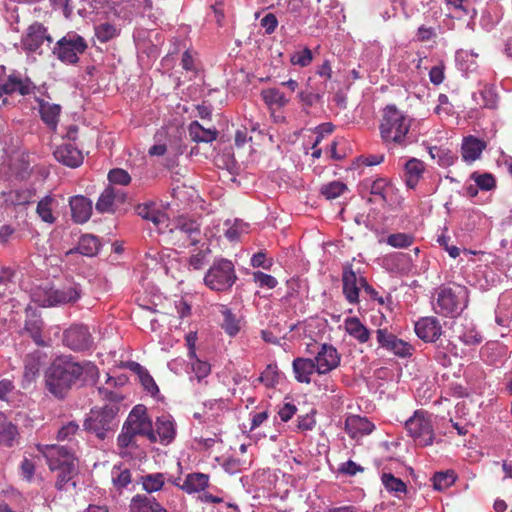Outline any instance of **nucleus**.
I'll list each match as a JSON object with an SVG mask.
<instances>
[{
	"label": "nucleus",
	"instance_id": "nucleus-1",
	"mask_svg": "<svg viewBox=\"0 0 512 512\" xmlns=\"http://www.w3.org/2000/svg\"><path fill=\"white\" fill-rule=\"evenodd\" d=\"M96 370V366L89 362L80 363L68 355L59 356L45 371V389L55 398L63 400L84 372L93 374Z\"/></svg>",
	"mask_w": 512,
	"mask_h": 512
},
{
	"label": "nucleus",
	"instance_id": "nucleus-2",
	"mask_svg": "<svg viewBox=\"0 0 512 512\" xmlns=\"http://www.w3.org/2000/svg\"><path fill=\"white\" fill-rule=\"evenodd\" d=\"M412 121V118L395 105L386 106L379 125L380 136L386 146H407L415 142L417 139L410 132Z\"/></svg>",
	"mask_w": 512,
	"mask_h": 512
},
{
	"label": "nucleus",
	"instance_id": "nucleus-3",
	"mask_svg": "<svg viewBox=\"0 0 512 512\" xmlns=\"http://www.w3.org/2000/svg\"><path fill=\"white\" fill-rule=\"evenodd\" d=\"M37 450L45 457L50 470L58 471L56 488L60 491L68 490L69 486L75 487L74 477L77 475V467L72 453L60 445H37Z\"/></svg>",
	"mask_w": 512,
	"mask_h": 512
},
{
	"label": "nucleus",
	"instance_id": "nucleus-4",
	"mask_svg": "<svg viewBox=\"0 0 512 512\" xmlns=\"http://www.w3.org/2000/svg\"><path fill=\"white\" fill-rule=\"evenodd\" d=\"M468 290L457 285L454 287H439L432 299V307L435 313L445 317H456L467 307Z\"/></svg>",
	"mask_w": 512,
	"mask_h": 512
},
{
	"label": "nucleus",
	"instance_id": "nucleus-5",
	"mask_svg": "<svg viewBox=\"0 0 512 512\" xmlns=\"http://www.w3.org/2000/svg\"><path fill=\"white\" fill-rule=\"evenodd\" d=\"M237 280L232 261L219 258L214 260L204 276L205 285L211 290L225 292L231 289Z\"/></svg>",
	"mask_w": 512,
	"mask_h": 512
},
{
	"label": "nucleus",
	"instance_id": "nucleus-6",
	"mask_svg": "<svg viewBox=\"0 0 512 512\" xmlns=\"http://www.w3.org/2000/svg\"><path fill=\"white\" fill-rule=\"evenodd\" d=\"M80 286L73 284L62 288H37L33 300L42 307H51L76 302L81 296Z\"/></svg>",
	"mask_w": 512,
	"mask_h": 512
},
{
	"label": "nucleus",
	"instance_id": "nucleus-7",
	"mask_svg": "<svg viewBox=\"0 0 512 512\" xmlns=\"http://www.w3.org/2000/svg\"><path fill=\"white\" fill-rule=\"evenodd\" d=\"M433 415L424 410H416L405 421V428L410 437L420 446H428L434 440Z\"/></svg>",
	"mask_w": 512,
	"mask_h": 512
},
{
	"label": "nucleus",
	"instance_id": "nucleus-8",
	"mask_svg": "<svg viewBox=\"0 0 512 512\" xmlns=\"http://www.w3.org/2000/svg\"><path fill=\"white\" fill-rule=\"evenodd\" d=\"M116 413L117 409L110 405L92 409L84 422L85 430L95 434L99 439H105L107 433L116 427Z\"/></svg>",
	"mask_w": 512,
	"mask_h": 512
},
{
	"label": "nucleus",
	"instance_id": "nucleus-9",
	"mask_svg": "<svg viewBox=\"0 0 512 512\" xmlns=\"http://www.w3.org/2000/svg\"><path fill=\"white\" fill-rule=\"evenodd\" d=\"M87 49L85 39L75 32H68L60 40L57 41L53 48V53L57 58L67 64H76L79 55Z\"/></svg>",
	"mask_w": 512,
	"mask_h": 512
},
{
	"label": "nucleus",
	"instance_id": "nucleus-10",
	"mask_svg": "<svg viewBox=\"0 0 512 512\" xmlns=\"http://www.w3.org/2000/svg\"><path fill=\"white\" fill-rule=\"evenodd\" d=\"M124 425L127 426V428L136 436H146L151 442H157L152 422L149 419L144 406H135L129 413Z\"/></svg>",
	"mask_w": 512,
	"mask_h": 512
},
{
	"label": "nucleus",
	"instance_id": "nucleus-11",
	"mask_svg": "<svg viewBox=\"0 0 512 512\" xmlns=\"http://www.w3.org/2000/svg\"><path fill=\"white\" fill-rule=\"evenodd\" d=\"M43 330L44 322L41 316L35 311L27 309L24 325L20 333L30 337L37 346L48 347L50 346V339L45 337Z\"/></svg>",
	"mask_w": 512,
	"mask_h": 512
},
{
	"label": "nucleus",
	"instance_id": "nucleus-12",
	"mask_svg": "<svg viewBox=\"0 0 512 512\" xmlns=\"http://www.w3.org/2000/svg\"><path fill=\"white\" fill-rule=\"evenodd\" d=\"M366 278L357 275L351 265H345L342 272L343 294L350 304L359 302V291L363 288Z\"/></svg>",
	"mask_w": 512,
	"mask_h": 512
},
{
	"label": "nucleus",
	"instance_id": "nucleus-13",
	"mask_svg": "<svg viewBox=\"0 0 512 512\" xmlns=\"http://www.w3.org/2000/svg\"><path fill=\"white\" fill-rule=\"evenodd\" d=\"M92 342V336L84 325H73L63 334L64 345L74 351L89 349Z\"/></svg>",
	"mask_w": 512,
	"mask_h": 512
},
{
	"label": "nucleus",
	"instance_id": "nucleus-14",
	"mask_svg": "<svg viewBox=\"0 0 512 512\" xmlns=\"http://www.w3.org/2000/svg\"><path fill=\"white\" fill-rule=\"evenodd\" d=\"M44 41L52 43L53 39L47 33V29L43 24L35 22L28 27L21 43L24 50L35 52L41 47Z\"/></svg>",
	"mask_w": 512,
	"mask_h": 512
},
{
	"label": "nucleus",
	"instance_id": "nucleus-15",
	"mask_svg": "<svg viewBox=\"0 0 512 512\" xmlns=\"http://www.w3.org/2000/svg\"><path fill=\"white\" fill-rule=\"evenodd\" d=\"M126 194L120 188L106 187L100 194L95 208L99 213H114L116 208L125 202Z\"/></svg>",
	"mask_w": 512,
	"mask_h": 512
},
{
	"label": "nucleus",
	"instance_id": "nucleus-16",
	"mask_svg": "<svg viewBox=\"0 0 512 512\" xmlns=\"http://www.w3.org/2000/svg\"><path fill=\"white\" fill-rule=\"evenodd\" d=\"M313 360L317 368V373L327 374L339 365L340 355L332 345L322 344Z\"/></svg>",
	"mask_w": 512,
	"mask_h": 512
},
{
	"label": "nucleus",
	"instance_id": "nucleus-17",
	"mask_svg": "<svg viewBox=\"0 0 512 512\" xmlns=\"http://www.w3.org/2000/svg\"><path fill=\"white\" fill-rule=\"evenodd\" d=\"M376 337L382 348L397 356L405 357L411 354V346L407 342L398 339L394 334L388 332L387 329H378L376 331Z\"/></svg>",
	"mask_w": 512,
	"mask_h": 512
},
{
	"label": "nucleus",
	"instance_id": "nucleus-18",
	"mask_svg": "<svg viewBox=\"0 0 512 512\" xmlns=\"http://www.w3.org/2000/svg\"><path fill=\"white\" fill-rule=\"evenodd\" d=\"M47 360V354L39 349H35L25 355L23 359L24 371L23 378L27 382L34 381L40 372L41 367Z\"/></svg>",
	"mask_w": 512,
	"mask_h": 512
},
{
	"label": "nucleus",
	"instance_id": "nucleus-19",
	"mask_svg": "<svg viewBox=\"0 0 512 512\" xmlns=\"http://www.w3.org/2000/svg\"><path fill=\"white\" fill-rule=\"evenodd\" d=\"M417 336L425 342H435L442 334L439 320L435 317H423L415 323Z\"/></svg>",
	"mask_w": 512,
	"mask_h": 512
},
{
	"label": "nucleus",
	"instance_id": "nucleus-20",
	"mask_svg": "<svg viewBox=\"0 0 512 512\" xmlns=\"http://www.w3.org/2000/svg\"><path fill=\"white\" fill-rule=\"evenodd\" d=\"M154 432L157 441L163 445L170 444L176 436V425L171 415L157 417Z\"/></svg>",
	"mask_w": 512,
	"mask_h": 512
},
{
	"label": "nucleus",
	"instance_id": "nucleus-21",
	"mask_svg": "<svg viewBox=\"0 0 512 512\" xmlns=\"http://www.w3.org/2000/svg\"><path fill=\"white\" fill-rule=\"evenodd\" d=\"M53 155L58 162L71 168H76L83 162L81 151L70 143L58 146Z\"/></svg>",
	"mask_w": 512,
	"mask_h": 512
},
{
	"label": "nucleus",
	"instance_id": "nucleus-22",
	"mask_svg": "<svg viewBox=\"0 0 512 512\" xmlns=\"http://www.w3.org/2000/svg\"><path fill=\"white\" fill-rule=\"evenodd\" d=\"M486 149V142L475 136L469 135L463 138L461 145V156L466 163L478 160Z\"/></svg>",
	"mask_w": 512,
	"mask_h": 512
},
{
	"label": "nucleus",
	"instance_id": "nucleus-23",
	"mask_svg": "<svg viewBox=\"0 0 512 512\" xmlns=\"http://www.w3.org/2000/svg\"><path fill=\"white\" fill-rule=\"evenodd\" d=\"M72 219L76 223L87 222L92 214V202L84 196H73L70 201Z\"/></svg>",
	"mask_w": 512,
	"mask_h": 512
},
{
	"label": "nucleus",
	"instance_id": "nucleus-24",
	"mask_svg": "<svg viewBox=\"0 0 512 512\" xmlns=\"http://www.w3.org/2000/svg\"><path fill=\"white\" fill-rule=\"evenodd\" d=\"M178 239L186 238L188 245H195L199 241L200 228L195 221L179 220L173 229L170 230Z\"/></svg>",
	"mask_w": 512,
	"mask_h": 512
},
{
	"label": "nucleus",
	"instance_id": "nucleus-25",
	"mask_svg": "<svg viewBox=\"0 0 512 512\" xmlns=\"http://www.w3.org/2000/svg\"><path fill=\"white\" fill-rule=\"evenodd\" d=\"M374 428V424L367 418L358 415L349 416L345 422V430L352 438L368 435Z\"/></svg>",
	"mask_w": 512,
	"mask_h": 512
},
{
	"label": "nucleus",
	"instance_id": "nucleus-26",
	"mask_svg": "<svg viewBox=\"0 0 512 512\" xmlns=\"http://www.w3.org/2000/svg\"><path fill=\"white\" fill-rule=\"evenodd\" d=\"M130 512H168L154 497L149 495H135L129 505Z\"/></svg>",
	"mask_w": 512,
	"mask_h": 512
},
{
	"label": "nucleus",
	"instance_id": "nucleus-27",
	"mask_svg": "<svg viewBox=\"0 0 512 512\" xmlns=\"http://www.w3.org/2000/svg\"><path fill=\"white\" fill-rule=\"evenodd\" d=\"M34 89L33 83L29 80H22L16 76H9L8 79L0 84V97L3 94H12L14 92H19L21 95H28Z\"/></svg>",
	"mask_w": 512,
	"mask_h": 512
},
{
	"label": "nucleus",
	"instance_id": "nucleus-28",
	"mask_svg": "<svg viewBox=\"0 0 512 512\" xmlns=\"http://www.w3.org/2000/svg\"><path fill=\"white\" fill-rule=\"evenodd\" d=\"M295 378L300 383H310L311 375L317 372V368L313 359L310 358H296L292 363Z\"/></svg>",
	"mask_w": 512,
	"mask_h": 512
},
{
	"label": "nucleus",
	"instance_id": "nucleus-29",
	"mask_svg": "<svg viewBox=\"0 0 512 512\" xmlns=\"http://www.w3.org/2000/svg\"><path fill=\"white\" fill-rule=\"evenodd\" d=\"M472 100L480 108L496 109L498 94L493 86L485 85L482 89L472 94Z\"/></svg>",
	"mask_w": 512,
	"mask_h": 512
},
{
	"label": "nucleus",
	"instance_id": "nucleus-30",
	"mask_svg": "<svg viewBox=\"0 0 512 512\" xmlns=\"http://www.w3.org/2000/svg\"><path fill=\"white\" fill-rule=\"evenodd\" d=\"M18 429L0 412V445L12 447L18 443Z\"/></svg>",
	"mask_w": 512,
	"mask_h": 512
},
{
	"label": "nucleus",
	"instance_id": "nucleus-31",
	"mask_svg": "<svg viewBox=\"0 0 512 512\" xmlns=\"http://www.w3.org/2000/svg\"><path fill=\"white\" fill-rule=\"evenodd\" d=\"M362 189L369 194L378 197L381 202L386 203L390 185L385 178H367L362 182Z\"/></svg>",
	"mask_w": 512,
	"mask_h": 512
},
{
	"label": "nucleus",
	"instance_id": "nucleus-32",
	"mask_svg": "<svg viewBox=\"0 0 512 512\" xmlns=\"http://www.w3.org/2000/svg\"><path fill=\"white\" fill-rule=\"evenodd\" d=\"M39 104V113L42 121L50 128L55 129L58 124L61 107L58 104H52L43 99H37Z\"/></svg>",
	"mask_w": 512,
	"mask_h": 512
},
{
	"label": "nucleus",
	"instance_id": "nucleus-33",
	"mask_svg": "<svg viewBox=\"0 0 512 512\" xmlns=\"http://www.w3.org/2000/svg\"><path fill=\"white\" fill-rule=\"evenodd\" d=\"M209 483V475L204 473H190L185 477L184 482L179 485L182 490L191 494L203 491Z\"/></svg>",
	"mask_w": 512,
	"mask_h": 512
},
{
	"label": "nucleus",
	"instance_id": "nucleus-34",
	"mask_svg": "<svg viewBox=\"0 0 512 512\" xmlns=\"http://www.w3.org/2000/svg\"><path fill=\"white\" fill-rule=\"evenodd\" d=\"M344 327L346 332L360 343H366L370 338L369 330L357 317H349L345 319Z\"/></svg>",
	"mask_w": 512,
	"mask_h": 512
},
{
	"label": "nucleus",
	"instance_id": "nucleus-35",
	"mask_svg": "<svg viewBox=\"0 0 512 512\" xmlns=\"http://www.w3.org/2000/svg\"><path fill=\"white\" fill-rule=\"evenodd\" d=\"M424 172L422 161L412 158L405 164V181L409 188H414Z\"/></svg>",
	"mask_w": 512,
	"mask_h": 512
},
{
	"label": "nucleus",
	"instance_id": "nucleus-36",
	"mask_svg": "<svg viewBox=\"0 0 512 512\" xmlns=\"http://www.w3.org/2000/svg\"><path fill=\"white\" fill-rule=\"evenodd\" d=\"M189 135L195 142H212L217 137V131L215 129H206L200 125L199 122L193 121L189 125Z\"/></svg>",
	"mask_w": 512,
	"mask_h": 512
},
{
	"label": "nucleus",
	"instance_id": "nucleus-37",
	"mask_svg": "<svg viewBox=\"0 0 512 512\" xmlns=\"http://www.w3.org/2000/svg\"><path fill=\"white\" fill-rule=\"evenodd\" d=\"M100 246V241L96 236L86 234L79 239L76 250L82 255L91 257L98 253Z\"/></svg>",
	"mask_w": 512,
	"mask_h": 512
},
{
	"label": "nucleus",
	"instance_id": "nucleus-38",
	"mask_svg": "<svg viewBox=\"0 0 512 512\" xmlns=\"http://www.w3.org/2000/svg\"><path fill=\"white\" fill-rule=\"evenodd\" d=\"M381 482L388 492L394 493L398 498H401V494L407 492V485L400 478L395 477L391 473H383Z\"/></svg>",
	"mask_w": 512,
	"mask_h": 512
},
{
	"label": "nucleus",
	"instance_id": "nucleus-39",
	"mask_svg": "<svg viewBox=\"0 0 512 512\" xmlns=\"http://www.w3.org/2000/svg\"><path fill=\"white\" fill-rule=\"evenodd\" d=\"M54 204L55 199L50 195L45 196L38 202L36 212L42 221L49 224H53L56 221L52 213Z\"/></svg>",
	"mask_w": 512,
	"mask_h": 512
},
{
	"label": "nucleus",
	"instance_id": "nucleus-40",
	"mask_svg": "<svg viewBox=\"0 0 512 512\" xmlns=\"http://www.w3.org/2000/svg\"><path fill=\"white\" fill-rule=\"evenodd\" d=\"M261 96L268 106L283 107L288 104L289 99L277 88H267L262 90Z\"/></svg>",
	"mask_w": 512,
	"mask_h": 512
},
{
	"label": "nucleus",
	"instance_id": "nucleus-41",
	"mask_svg": "<svg viewBox=\"0 0 512 512\" xmlns=\"http://www.w3.org/2000/svg\"><path fill=\"white\" fill-rule=\"evenodd\" d=\"M112 483L117 489H123L131 483V472L128 468L114 466L111 471Z\"/></svg>",
	"mask_w": 512,
	"mask_h": 512
},
{
	"label": "nucleus",
	"instance_id": "nucleus-42",
	"mask_svg": "<svg viewBox=\"0 0 512 512\" xmlns=\"http://www.w3.org/2000/svg\"><path fill=\"white\" fill-rule=\"evenodd\" d=\"M456 474L453 470L441 471L434 474L432 481L436 490L442 491L454 484Z\"/></svg>",
	"mask_w": 512,
	"mask_h": 512
},
{
	"label": "nucleus",
	"instance_id": "nucleus-43",
	"mask_svg": "<svg viewBox=\"0 0 512 512\" xmlns=\"http://www.w3.org/2000/svg\"><path fill=\"white\" fill-rule=\"evenodd\" d=\"M165 477L162 473L148 474L141 477L143 489L148 493L159 491L164 485Z\"/></svg>",
	"mask_w": 512,
	"mask_h": 512
},
{
	"label": "nucleus",
	"instance_id": "nucleus-44",
	"mask_svg": "<svg viewBox=\"0 0 512 512\" xmlns=\"http://www.w3.org/2000/svg\"><path fill=\"white\" fill-rule=\"evenodd\" d=\"M348 190L341 181H332L321 186L320 192L327 200H333Z\"/></svg>",
	"mask_w": 512,
	"mask_h": 512
},
{
	"label": "nucleus",
	"instance_id": "nucleus-45",
	"mask_svg": "<svg viewBox=\"0 0 512 512\" xmlns=\"http://www.w3.org/2000/svg\"><path fill=\"white\" fill-rule=\"evenodd\" d=\"M119 30L113 24L108 22L101 23L95 27V35L97 39L102 42H108L109 40L118 36Z\"/></svg>",
	"mask_w": 512,
	"mask_h": 512
},
{
	"label": "nucleus",
	"instance_id": "nucleus-46",
	"mask_svg": "<svg viewBox=\"0 0 512 512\" xmlns=\"http://www.w3.org/2000/svg\"><path fill=\"white\" fill-rule=\"evenodd\" d=\"M223 315L222 327L230 336H235L240 331L239 321L235 315L228 308H223L221 311Z\"/></svg>",
	"mask_w": 512,
	"mask_h": 512
},
{
	"label": "nucleus",
	"instance_id": "nucleus-47",
	"mask_svg": "<svg viewBox=\"0 0 512 512\" xmlns=\"http://www.w3.org/2000/svg\"><path fill=\"white\" fill-rule=\"evenodd\" d=\"M210 254V249L206 247L198 251L195 254H192L188 259L189 267L194 270H201L208 263V256Z\"/></svg>",
	"mask_w": 512,
	"mask_h": 512
},
{
	"label": "nucleus",
	"instance_id": "nucleus-48",
	"mask_svg": "<svg viewBox=\"0 0 512 512\" xmlns=\"http://www.w3.org/2000/svg\"><path fill=\"white\" fill-rule=\"evenodd\" d=\"M279 380V373L277 366L269 364L266 369L261 373L259 381L264 383L267 387H274Z\"/></svg>",
	"mask_w": 512,
	"mask_h": 512
},
{
	"label": "nucleus",
	"instance_id": "nucleus-49",
	"mask_svg": "<svg viewBox=\"0 0 512 512\" xmlns=\"http://www.w3.org/2000/svg\"><path fill=\"white\" fill-rule=\"evenodd\" d=\"M138 369V374L140 381L147 392L151 395H155L159 392L158 386L156 385L152 376L147 372V370L143 369L139 364H136Z\"/></svg>",
	"mask_w": 512,
	"mask_h": 512
},
{
	"label": "nucleus",
	"instance_id": "nucleus-50",
	"mask_svg": "<svg viewBox=\"0 0 512 512\" xmlns=\"http://www.w3.org/2000/svg\"><path fill=\"white\" fill-rule=\"evenodd\" d=\"M413 237L406 233L391 234L387 238V243L395 248H407L413 243Z\"/></svg>",
	"mask_w": 512,
	"mask_h": 512
},
{
	"label": "nucleus",
	"instance_id": "nucleus-51",
	"mask_svg": "<svg viewBox=\"0 0 512 512\" xmlns=\"http://www.w3.org/2000/svg\"><path fill=\"white\" fill-rule=\"evenodd\" d=\"M313 60L312 51L309 48H304L301 51L293 53L290 57V61L293 65L300 67L308 66Z\"/></svg>",
	"mask_w": 512,
	"mask_h": 512
},
{
	"label": "nucleus",
	"instance_id": "nucleus-52",
	"mask_svg": "<svg viewBox=\"0 0 512 512\" xmlns=\"http://www.w3.org/2000/svg\"><path fill=\"white\" fill-rule=\"evenodd\" d=\"M438 36V31L435 26H427L426 24H422L418 27L415 38L419 42H428L430 40L436 39Z\"/></svg>",
	"mask_w": 512,
	"mask_h": 512
},
{
	"label": "nucleus",
	"instance_id": "nucleus-53",
	"mask_svg": "<svg viewBox=\"0 0 512 512\" xmlns=\"http://www.w3.org/2000/svg\"><path fill=\"white\" fill-rule=\"evenodd\" d=\"M253 280L259 287H266L268 289H273L277 286L278 281L272 275L263 273L261 271L253 272L252 274Z\"/></svg>",
	"mask_w": 512,
	"mask_h": 512
},
{
	"label": "nucleus",
	"instance_id": "nucleus-54",
	"mask_svg": "<svg viewBox=\"0 0 512 512\" xmlns=\"http://www.w3.org/2000/svg\"><path fill=\"white\" fill-rule=\"evenodd\" d=\"M135 437L136 435L123 424L121 433L117 438L118 447L120 449H126L130 446H136Z\"/></svg>",
	"mask_w": 512,
	"mask_h": 512
},
{
	"label": "nucleus",
	"instance_id": "nucleus-55",
	"mask_svg": "<svg viewBox=\"0 0 512 512\" xmlns=\"http://www.w3.org/2000/svg\"><path fill=\"white\" fill-rule=\"evenodd\" d=\"M248 230V224L242 222L241 220H235L233 225H231L225 232V236L230 241H235L240 238L243 233H246Z\"/></svg>",
	"mask_w": 512,
	"mask_h": 512
},
{
	"label": "nucleus",
	"instance_id": "nucleus-56",
	"mask_svg": "<svg viewBox=\"0 0 512 512\" xmlns=\"http://www.w3.org/2000/svg\"><path fill=\"white\" fill-rule=\"evenodd\" d=\"M193 359L194 361L191 363V369L197 380L200 382L203 378L207 377L210 374L211 367L209 363L205 361H201L196 357Z\"/></svg>",
	"mask_w": 512,
	"mask_h": 512
},
{
	"label": "nucleus",
	"instance_id": "nucleus-57",
	"mask_svg": "<svg viewBox=\"0 0 512 512\" xmlns=\"http://www.w3.org/2000/svg\"><path fill=\"white\" fill-rule=\"evenodd\" d=\"M471 178L475 181L476 185L482 190L489 191L495 186V179L489 173L477 174L475 172L471 175Z\"/></svg>",
	"mask_w": 512,
	"mask_h": 512
},
{
	"label": "nucleus",
	"instance_id": "nucleus-58",
	"mask_svg": "<svg viewBox=\"0 0 512 512\" xmlns=\"http://www.w3.org/2000/svg\"><path fill=\"white\" fill-rule=\"evenodd\" d=\"M108 179L110 183L118 185H127L131 181L128 172L120 168L112 169L108 174Z\"/></svg>",
	"mask_w": 512,
	"mask_h": 512
},
{
	"label": "nucleus",
	"instance_id": "nucleus-59",
	"mask_svg": "<svg viewBox=\"0 0 512 512\" xmlns=\"http://www.w3.org/2000/svg\"><path fill=\"white\" fill-rule=\"evenodd\" d=\"M435 113L438 115L445 114L447 116L452 115L454 113V107L449 102V98L445 94H440L438 96V105L435 108Z\"/></svg>",
	"mask_w": 512,
	"mask_h": 512
},
{
	"label": "nucleus",
	"instance_id": "nucleus-60",
	"mask_svg": "<svg viewBox=\"0 0 512 512\" xmlns=\"http://www.w3.org/2000/svg\"><path fill=\"white\" fill-rule=\"evenodd\" d=\"M322 92L307 89L299 92L298 97L300 101L306 106H312L321 99Z\"/></svg>",
	"mask_w": 512,
	"mask_h": 512
},
{
	"label": "nucleus",
	"instance_id": "nucleus-61",
	"mask_svg": "<svg viewBox=\"0 0 512 512\" xmlns=\"http://www.w3.org/2000/svg\"><path fill=\"white\" fill-rule=\"evenodd\" d=\"M437 162L442 167H449L454 164L457 157L449 149L441 148L440 151H436Z\"/></svg>",
	"mask_w": 512,
	"mask_h": 512
},
{
	"label": "nucleus",
	"instance_id": "nucleus-62",
	"mask_svg": "<svg viewBox=\"0 0 512 512\" xmlns=\"http://www.w3.org/2000/svg\"><path fill=\"white\" fill-rule=\"evenodd\" d=\"M79 426L77 423L71 421L64 425L59 431H58V439L59 440H70L73 435L76 434L78 431Z\"/></svg>",
	"mask_w": 512,
	"mask_h": 512
},
{
	"label": "nucleus",
	"instance_id": "nucleus-63",
	"mask_svg": "<svg viewBox=\"0 0 512 512\" xmlns=\"http://www.w3.org/2000/svg\"><path fill=\"white\" fill-rule=\"evenodd\" d=\"M251 265L253 267H261L263 269H270L273 265L272 259H267L265 253L258 252L254 254L251 258Z\"/></svg>",
	"mask_w": 512,
	"mask_h": 512
},
{
	"label": "nucleus",
	"instance_id": "nucleus-64",
	"mask_svg": "<svg viewBox=\"0 0 512 512\" xmlns=\"http://www.w3.org/2000/svg\"><path fill=\"white\" fill-rule=\"evenodd\" d=\"M20 470L23 478L30 482L35 473V464L30 459L24 458L21 462Z\"/></svg>",
	"mask_w": 512,
	"mask_h": 512
}]
</instances>
